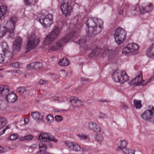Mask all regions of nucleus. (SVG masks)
I'll return each instance as SVG.
<instances>
[{"mask_svg":"<svg viewBox=\"0 0 154 154\" xmlns=\"http://www.w3.org/2000/svg\"><path fill=\"white\" fill-rule=\"evenodd\" d=\"M139 49L138 45L135 43L128 44L126 47L123 48L122 53L123 55L128 56L135 54L137 53Z\"/></svg>","mask_w":154,"mask_h":154,"instance_id":"nucleus-6","label":"nucleus"},{"mask_svg":"<svg viewBox=\"0 0 154 154\" xmlns=\"http://www.w3.org/2000/svg\"><path fill=\"white\" fill-rule=\"evenodd\" d=\"M146 54L149 57L154 58V43L147 49L146 51Z\"/></svg>","mask_w":154,"mask_h":154,"instance_id":"nucleus-26","label":"nucleus"},{"mask_svg":"<svg viewBox=\"0 0 154 154\" xmlns=\"http://www.w3.org/2000/svg\"><path fill=\"white\" fill-rule=\"evenodd\" d=\"M85 41L82 39L79 40L78 43L80 45L81 50L84 51L88 49V46L85 44Z\"/></svg>","mask_w":154,"mask_h":154,"instance_id":"nucleus-28","label":"nucleus"},{"mask_svg":"<svg viewBox=\"0 0 154 154\" xmlns=\"http://www.w3.org/2000/svg\"><path fill=\"white\" fill-rule=\"evenodd\" d=\"M141 101L140 100H135L134 101V105L136 108L139 109L141 108Z\"/></svg>","mask_w":154,"mask_h":154,"instance_id":"nucleus-39","label":"nucleus"},{"mask_svg":"<svg viewBox=\"0 0 154 154\" xmlns=\"http://www.w3.org/2000/svg\"><path fill=\"white\" fill-rule=\"evenodd\" d=\"M107 50H105V49H104L105 52V53H107V52L109 51L110 50H111V47H107Z\"/></svg>","mask_w":154,"mask_h":154,"instance_id":"nucleus-54","label":"nucleus"},{"mask_svg":"<svg viewBox=\"0 0 154 154\" xmlns=\"http://www.w3.org/2000/svg\"><path fill=\"white\" fill-rule=\"evenodd\" d=\"M24 2L26 5H30L32 2V0H24Z\"/></svg>","mask_w":154,"mask_h":154,"instance_id":"nucleus-50","label":"nucleus"},{"mask_svg":"<svg viewBox=\"0 0 154 154\" xmlns=\"http://www.w3.org/2000/svg\"><path fill=\"white\" fill-rule=\"evenodd\" d=\"M62 29L61 27L57 25H56L54 27L53 30L50 33L51 35L56 39L60 34V32Z\"/></svg>","mask_w":154,"mask_h":154,"instance_id":"nucleus-21","label":"nucleus"},{"mask_svg":"<svg viewBox=\"0 0 154 154\" xmlns=\"http://www.w3.org/2000/svg\"><path fill=\"white\" fill-rule=\"evenodd\" d=\"M7 123V120L3 117H0V126H5Z\"/></svg>","mask_w":154,"mask_h":154,"instance_id":"nucleus-37","label":"nucleus"},{"mask_svg":"<svg viewBox=\"0 0 154 154\" xmlns=\"http://www.w3.org/2000/svg\"><path fill=\"white\" fill-rule=\"evenodd\" d=\"M56 38L50 33L45 37L43 42V45L45 46L48 45L52 42Z\"/></svg>","mask_w":154,"mask_h":154,"instance_id":"nucleus-20","label":"nucleus"},{"mask_svg":"<svg viewBox=\"0 0 154 154\" xmlns=\"http://www.w3.org/2000/svg\"><path fill=\"white\" fill-rule=\"evenodd\" d=\"M101 52V49L97 48L94 49L90 54V57H93L97 56Z\"/></svg>","mask_w":154,"mask_h":154,"instance_id":"nucleus-32","label":"nucleus"},{"mask_svg":"<svg viewBox=\"0 0 154 154\" xmlns=\"http://www.w3.org/2000/svg\"><path fill=\"white\" fill-rule=\"evenodd\" d=\"M65 144L71 150L78 152L81 150L80 146L76 143L66 141L65 142Z\"/></svg>","mask_w":154,"mask_h":154,"instance_id":"nucleus-13","label":"nucleus"},{"mask_svg":"<svg viewBox=\"0 0 154 154\" xmlns=\"http://www.w3.org/2000/svg\"><path fill=\"white\" fill-rule=\"evenodd\" d=\"M9 92L8 87L6 85H0V94H6Z\"/></svg>","mask_w":154,"mask_h":154,"instance_id":"nucleus-27","label":"nucleus"},{"mask_svg":"<svg viewBox=\"0 0 154 154\" xmlns=\"http://www.w3.org/2000/svg\"><path fill=\"white\" fill-rule=\"evenodd\" d=\"M59 98V97L56 96H54L52 97V98L54 100L57 101V102H58Z\"/></svg>","mask_w":154,"mask_h":154,"instance_id":"nucleus-52","label":"nucleus"},{"mask_svg":"<svg viewBox=\"0 0 154 154\" xmlns=\"http://www.w3.org/2000/svg\"><path fill=\"white\" fill-rule=\"evenodd\" d=\"M38 17L39 18L38 19L39 22L44 27H50L53 23V17L51 14H48L46 15L42 14H39Z\"/></svg>","mask_w":154,"mask_h":154,"instance_id":"nucleus-5","label":"nucleus"},{"mask_svg":"<svg viewBox=\"0 0 154 154\" xmlns=\"http://www.w3.org/2000/svg\"><path fill=\"white\" fill-rule=\"evenodd\" d=\"M99 133L100 134H97L95 135L94 138L98 141L102 142L104 140V137L102 134L103 132L101 130V131Z\"/></svg>","mask_w":154,"mask_h":154,"instance_id":"nucleus-29","label":"nucleus"},{"mask_svg":"<svg viewBox=\"0 0 154 154\" xmlns=\"http://www.w3.org/2000/svg\"><path fill=\"white\" fill-rule=\"evenodd\" d=\"M123 152L126 154H134L135 150L129 148H126L123 150Z\"/></svg>","mask_w":154,"mask_h":154,"instance_id":"nucleus-34","label":"nucleus"},{"mask_svg":"<svg viewBox=\"0 0 154 154\" xmlns=\"http://www.w3.org/2000/svg\"><path fill=\"white\" fill-rule=\"evenodd\" d=\"M112 80L116 82L123 84L127 82L129 77L125 71L121 70H116L112 75Z\"/></svg>","mask_w":154,"mask_h":154,"instance_id":"nucleus-3","label":"nucleus"},{"mask_svg":"<svg viewBox=\"0 0 154 154\" xmlns=\"http://www.w3.org/2000/svg\"><path fill=\"white\" fill-rule=\"evenodd\" d=\"M35 63L34 62L30 63L27 65V68L29 69H31L33 68H35Z\"/></svg>","mask_w":154,"mask_h":154,"instance_id":"nucleus-45","label":"nucleus"},{"mask_svg":"<svg viewBox=\"0 0 154 154\" xmlns=\"http://www.w3.org/2000/svg\"><path fill=\"white\" fill-rule=\"evenodd\" d=\"M17 99V96L14 93L11 92L6 97V100L9 103L14 102Z\"/></svg>","mask_w":154,"mask_h":154,"instance_id":"nucleus-23","label":"nucleus"},{"mask_svg":"<svg viewBox=\"0 0 154 154\" xmlns=\"http://www.w3.org/2000/svg\"><path fill=\"white\" fill-rule=\"evenodd\" d=\"M38 140L40 141L44 142L52 141L55 143H57L58 141L54 136L48 133H41L39 136Z\"/></svg>","mask_w":154,"mask_h":154,"instance_id":"nucleus-11","label":"nucleus"},{"mask_svg":"<svg viewBox=\"0 0 154 154\" xmlns=\"http://www.w3.org/2000/svg\"><path fill=\"white\" fill-rule=\"evenodd\" d=\"M40 150L34 154H51L47 151V147L45 144L43 143L40 142L39 144Z\"/></svg>","mask_w":154,"mask_h":154,"instance_id":"nucleus-19","label":"nucleus"},{"mask_svg":"<svg viewBox=\"0 0 154 154\" xmlns=\"http://www.w3.org/2000/svg\"><path fill=\"white\" fill-rule=\"evenodd\" d=\"M62 120V117L59 115H57L55 117V120L57 122H60Z\"/></svg>","mask_w":154,"mask_h":154,"instance_id":"nucleus-48","label":"nucleus"},{"mask_svg":"<svg viewBox=\"0 0 154 154\" xmlns=\"http://www.w3.org/2000/svg\"><path fill=\"white\" fill-rule=\"evenodd\" d=\"M47 122L48 124H51L54 121V118L51 115H48L46 119Z\"/></svg>","mask_w":154,"mask_h":154,"instance_id":"nucleus-36","label":"nucleus"},{"mask_svg":"<svg viewBox=\"0 0 154 154\" xmlns=\"http://www.w3.org/2000/svg\"><path fill=\"white\" fill-rule=\"evenodd\" d=\"M86 35L89 38L99 33L103 26L102 20L96 17L88 18L86 21Z\"/></svg>","mask_w":154,"mask_h":154,"instance_id":"nucleus-1","label":"nucleus"},{"mask_svg":"<svg viewBox=\"0 0 154 154\" xmlns=\"http://www.w3.org/2000/svg\"><path fill=\"white\" fill-rule=\"evenodd\" d=\"M8 32L9 33V28L4 26H0V38H2L6 35Z\"/></svg>","mask_w":154,"mask_h":154,"instance_id":"nucleus-25","label":"nucleus"},{"mask_svg":"<svg viewBox=\"0 0 154 154\" xmlns=\"http://www.w3.org/2000/svg\"><path fill=\"white\" fill-rule=\"evenodd\" d=\"M10 128V125L6 126L5 127H2L0 128V136L3 134L5 133V131L7 129H9Z\"/></svg>","mask_w":154,"mask_h":154,"instance_id":"nucleus-41","label":"nucleus"},{"mask_svg":"<svg viewBox=\"0 0 154 154\" xmlns=\"http://www.w3.org/2000/svg\"><path fill=\"white\" fill-rule=\"evenodd\" d=\"M48 82L47 81L43 80L42 79H40L39 81V83L41 85H43Z\"/></svg>","mask_w":154,"mask_h":154,"instance_id":"nucleus-51","label":"nucleus"},{"mask_svg":"<svg viewBox=\"0 0 154 154\" xmlns=\"http://www.w3.org/2000/svg\"><path fill=\"white\" fill-rule=\"evenodd\" d=\"M69 102L74 108L80 107L83 105V102L79 98L73 96L70 97Z\"/></svg>","mask_w":154,"mask_h":154,"instance_id":"nucleus-14","label":"nucleus"},{"mask_svg":"<svg viewBox=\"0 0 154 154\" xmlns=\"http://www.w3.org/2000/svg\"><path fill=\"white\" fill-rule=\"evenodd\" d=\"M33 138V136L32 135H28L23 137H21L20 138V140L21 141L25 140H31Z\"/></svg>","mask_w":154,"mask_h":154,"instance_id":"nucleus-35","label":"nucleus"},{"mask_svg":"<svg viewBox=\"0 0 154 154\" xmlns=\"http://www.w3.org/2000/svg\"><path fill=\"white\" fill-rule=\"evenodd\" d=\"M60 8L64 16H70L72 11L70 0H63L60 5Z\"/></svg>","mask_w":154,"mask_h":154,"instance_id":"nucleus-7","label":"nucleus"},{"mask_svg":"<svg viewBox=\"0 0 154 154\" xmlns=\"http://www.w3.org/2000/svg\"><path fill=\"white\" fill-rule=\"evenodd\" d=\"M3 76L0 73V78H2Z\"/></svg>","mask_w":154,"mask_h":154,"instance_id":"nucleus-61","label":"nucleus"},{"mask_svg":"<svg viewBox=\"0 0 154 154\" xmlns=\"http://www.w3.org/2000/svg\"><path fill=\"white\" fill-rule=\"evenodd\" d=\"M106 115L105 114L103 113L100 114V117L101 118H104L105 117Z\"/></svg>","mask_w":154,"mask_h":154,"instance_id":"nucleus-56","label":"nucleus"},{"mask_svg":"<svg viewBox=\"0 0 154 154\" xmlns=\"http://www.w3.org/2000/svg\"><path fill=\"white\" fill-rule=\"evenodd\" d=\"M3 16V15H2V14L0 13V20L1 19L2 17Z\"/></svg>","mask_w":154,"mask_h":154,"instance_id":"nucleus-59","label":"nucleus"},{"mask_svg":"<svg viewBox=\"0 0 154 154\" xmlns=\"http://www.w3.org/2000/svg\"><path fill=\"white\" fill-rule=\"evenodd\" d=\"M123 13V11L122 9H121L119 11V14H122Z\"/></svg>","mask_w":154,"mask_h":154,"instance_id":"nucleus-58","label":"nucleus"},{"mask_svg":"<svg viewBox=\"0 0 154 154\" xmlns=\"http://www.w3.org/2000/svg\"><path fill=\"white\" fill-rule=\"evenodd\" d=\"M22 73V72L20 70H14L12 72V75L14 76H17V74L21 75Z\"/></svg>","mask_w":154,"mask_h":154,"instance_id":"nucleus-44","label":"nucleus"},{"mask_svg":"<svg viewBox=\"0 0 154 154\" xmlns=\"http://www.w3.org/2000/svg\"><path fill=\"white\" fill-rule=\"evenodd\" d=\"M0 46L2 48V53L4 54V56L8 58H11L12 55L9 50V46L7 42L5 41H2L0 43Z\"/></svg>","mask_w":154,"mask_h":154,"instance_id":"nucleus-12","label":"nucleus"},{"mask_svg":"<svg viewBox=\"0 0 154 154\" xmlns=\"http://www.w3.org/2000/svg\"><path fill=\"white\" fill-rule=\"evenodd\" d=\"M35 68L39 69L42 67V64L41 63L39 62H35Z\"/></svg>","mask_w":154,"mask_h":154,"instance_id":"nucleus-47","label":"nucleus"},{"mask_svg":"<svg viewBox=\"0 0 154 154\" xmlns=\"http://www.w3.org/2000/svg\"><path fill=\"white\" fill-rule=\"evenodd\" d=\"M68 98L65 97H59L58 102L61 103L65 102L67 100Z\"/></svg>","mask_w":154,"mask_h":154,"instance_id":"nucleus-43","label":"nucleus"},{"mask_svg":"<svg viewBox=\"0 0 154 154\" xmlns=\"http://www.w3.org/2000/svg\"><path fill=\"white\" fill-rule=\"evenodd\" d=\"M17 134H13L10 135L8 137V139L10 140H13L16 139L18 137Z\"/></svg>","mask_w":154,"mask_h":154,"instance_id":"nucleus-42","label":"nucleus"},{"mask_svg":"<svg viewBox=\"0 0 154 154\" xmlns=\"http://www.w3.org/2000/svg\"><path fill=\"white\" fill-rule=\"evenodd\" d=\"M154 115V107L152 106L149 105L148 109L140 115V117L143 120L149 121L152 119Z\"/></svg>","mask_w":154,"mask_h":154,"instance_id":"nucleus-9","label":"nucleus"},{"mask_svg":"<svg viewBox=\"0 0 154 154\" xmlns=\"http://www.w3.org/2000/svg\"><path fill=\"white\" fill-rule=\"evenodd\" d=\"M17 90L20 93L26 94V93H28L29 92L28 90L26 89L25 88L23 87H19L18 88Z\"/></svg>","mask_w":154,"mask_h":154,"instance_id":"nucleus-40","label":"nucleus"},{"mask_svg":"<svg viewBox=\"0 0 154 154\" xmlns=\"http://www.w3.org/2000/svg\"><path fill=\"white\" fill-rule=\"evenodd\" d=\"M77 21V19L76 18H75L74 19H73L72 20V22H76ZM82 24L81 23L80 24H79V23L78 24H75L74 23H71V24H70V27L71 28L73 29L74 28H79L80 27L82 26Z\"/></svg>","mask_w":154,"mask_h":154,"instance_id":"nucleus-31","label":"nucleus"},{"mask_svg":"<svg viewBox=\"0 0 154 154\" xmlns=\"http://www.w3.org/2000/svg\"><path fill=\"white\" fill-rule=\"evenodd\" d=\"M31 116L37 122L40 123L43 122V116L38 112H32L31 113Z\"/></svg>","mask_w":154,"mask_h":154,"instance_id":"nucleus-22","label":"nucleus"},{"mask_svg":"<svg viewBox=\"0 0 154 154\" xmlns=\"http://www.w3.org/2000/svg\"><path fill=\"white\" fill-rule=\"evenodd\" d=\"M2 70V69H0V71H1V70Z\"/></svg>","mask_w":154,"mask_h":154,"instance_id":"nucleus-63","label":"nucleus"},{"mask_svg":"<svg viewBox=\"0 0 154 154\" xmlns=\"http://www.w3.org/2000/svg\"><path fill=\"white\" fill-rule=\"evenodd\" d=\"M142 75L141 74L137 76L134 79L131 80L129 82L130 85H134V86H137L143 83L144 80L142 79Z\"/></svg>","mask_w":154,"mask_h":154,"instance_id":"nucleus-16","label":"nucleus"},{"mask_svg":"<svg viewBox=\"0 0 154 154\" xmlns=\"http://www.w3.org/2000/svg\"><path fill=\"white\" fill-rule=\"evenodd\" d=\"M88 127L90 130L93 131L97 133L101 131V128L94 122H89L88 124Z\"/></svg>","mask_w":154,"mask_h":154,"instance_id":"nucleus-18","label":"nucleus"},{"mask_svg":"<svg viewBox=\"0 0 154 154\" xmlns=\"http://www.w3.org/2000/svg\"><path fill=\"white\" fill-rule=\"evenodd\" d=\"M20 64L18 62H15L12 63V66L14 68H17L19 67Z\"/></svg>","mask_w":154,"mask_h":154,"instance_id":"nucleus-49","label":"nucleus"},{"mask_svg":"<svg viewBox=\"0 0 154 154\" xmlns=\"http://www.w3.org/2000/svg\"><path fill=\"white\" fill-rule=\"evenodd\" d=\"M7 11V8L5 5H2L0 6V13L3 16L5 15Z\"/></svg>","mask_w":154,"mask_h":154,"instance_id":"nucleus-33","label":"nucleus"},{"mask_svg":"<svg viewBox=\"0 0 154 154\" xmlns=\"http://www.w3.org/2000/svg\"><path fill=\"white\" fill-rule=\"evenodd\" d=\"M5 57H7L8 59H9L7 57L4 56V54L3 53H2V54H0V63H1L3 62L4 61Z\"/></svg>","mask_w":154,"mask_h":154,"instance_id":"nucleus-46","label":"nucleus"},{"mask_svg":"<svg viewBox=\"0 0 154 154\" xmlns=\"http://www.w3.org/2000/svg\"><path fill=\"white\" fill-rule=\"evenodd\" d=\"M152 8V4L144 8L143 7H141L139 5H137L134 7L133 10L131 11V14L134 15L139 13L140 14H143L146 12H148L151 11Z\"/></svg>","mask_w":154,"mask_h":154,"instance_id":"nucleus-10","label":"nucleus"},{"mask_svg":"<svg viewBox=\"0 0 154 154\" xmlns=\"http://www.w3.org/2000/svg\"><path fill=\"white\" fill-rule=\"evenodd\" d=\"M17 19L15 16H12L10 18L8 23L10 25L9 26V33L12 34L14 33L16 24L17 23Z\"/></svg>","mask_w":154,"mask_h":154,"instance_id":"nucleus-17","label":"nucleus"},{"mask_svg":"<svg viewBox=\"0 0 154 154\" xmlns=\"http://www.w3.org/2000/svg\"><path fill=\"white\" fill-rule=\"evenodd\" d=\"M126 35V33L123 29L119 27L116 30L114 36L118 44H121L124 42L125 39Z\"/></svg>","mask_w":154,"mask_h":154,"instance_id":"nucleus-8","label":"nucleus"},{"mask_svg":"<svg viewBox=\"0 0 154 154\" xmlns=\"http://www.w3.org/2000/svg\"><path fill=\"white\" fill-rule=\"evenodd\" d=\"M76 135L79 138L82 140L86 139L88 137V135L87 134L83 133L77 134Z\"/></svg>","mask_w":154,"mask_h":154,"instance_id":"nucleus-38","label":"nucleus"},{"mask_svg":"<svg viewBox=\"0 0 154 154\" xmlns=\"http://www.w3.org/2000/svg\"><path fill=\"white\" fill-rule=\"evenodd\" d=\"M40 41V38L36 37L34 33L29 34L28 36L27 44L25 47L26 52H28L37 47Z\"/></svg>","mask_w":154,"mask_h":154,"instance_id":"nucleus-2","label":"nucleus"},{"mask_svg":"<svg viewBox=\"0 0 154 154\" xmlns=\"http://www.w3.org/2000/svg\"><path fill=\"white\" fill-rule=\"evenodd\" d=\"M127 106H125V108H127Z\"/></svg>","mask_w":154,"mask_h":154,"instance_id":"nucleus-62","label":"nucleus"},{"mask_svg":"<svg viewBox=\"0 0 154 154\" xmlns=\"http://www.w3.org/2000/svg\"><path fill=\"white\" fill-rule=\"evenodd\" d=\"M24 124L26 125L28 124L29 122V120L28 118H25L24 119Z\"/></svg>","mask_w":154,"mask_h":154,"instance_id":"nucleus-53","label":"nucleus"},{"mask_svg":"<svg viewBox=\"0 0 154 154\" xmlns=\"http://www.w3.org/2000/svg\"><path fill=\"white\" fill-rule=\"evenodd\" d=\"M23 39L20 36L15 38L13 43V47L14 51H19L21 48Z\"/></svg>","mask_w":154,"mask_h":154,"instance_id":"nucleus-15","label":"nucleus"},{"mask_svg":"<svg viewBox=\"0 0 154 154\" xmlns=\"http://www.w3.org/2000/svg\"><path fill=\"white\" fill-rule=\"evenodd\" d=\"M69 63V61L66 58H64L60 59L58 63L60 66H67Z\"/></svg>","mask_w":154,"mask_h":154,"instance_id":"nucleus-30","label":"nucleus"},{"mask_svg":"<svg viewBox=\"0 0 154 154\" xmlns=\"http://www.w3.org/2000/svg\"><path fill=\"white\" fill-rule=\"evenodd\" d=\"M75 32L74 31H72L71 33L64 37L62 40L58 41L55 43L51 44L49 47V49L50 50L54 51L60 48L63 43L67 42L72 38L75 39Z\"/></svg>","mask_w":154,"mask_h":154,"instance_id":"nucleus-4","label":"nucleus"},{"mask_svg":"<svg viewBox=\"0 0 154 154\" xmlns=\"http://www.w3.org/2000/svg\"><path fill=\"white\" fill-rule=\"evenodd\" d=\"M5 151V149L3 147L0 146V153L3 152Z\"/></svg>","mask_w":154,"mask_h":154,"instance_id":"nucleus-55","label":"nucleus"},{"mask_svg":"<svg viewBox=\"0 0 154 154\" xmlns=\"http://www.w3.org/2000/svg\"><path fill=\"white\" fill-rule=\"evenodd\" d=\"M115 56V55L114 54H110L109 56V58L111 59L112 57H114Z\"/></svg>","mask_w":154,"mask_h":154,"instance_id":"nucleus-57","label":"nucleus"},{"mask_svg":"<svg viewBox=\"0 0 154 154\" xmlns=\"http://www.w3.org/2000/svg\"><path fill=\"white\" fill-rule=\"evenodd\" d=\"M128 144L127 142L124 139H121L117 143L118 148L121 149H125Z\"/></svg>","mask_w":154,"mask_h":154,"instance_id":"nucleus-24","label":"nucleus"},{"mask_svg":"<svg viewBox=\"0 0 154 154\" xmlns=\"http://www.w3.org/2000/svg\"><path fill=\"white\" fill-rule=\"evenodd\" d=\"M33 146L34 147H36L37 145L36 144H33Z\"/></svg>","mask_w":154,"mask_h":154,"instance_id":"nucleus-60","label":"nucleus"}]
</instances>
